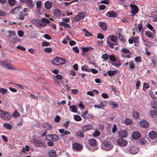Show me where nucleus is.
Instances as JSON below:
<instances>
[{"instance_id": "nucleus-1", "label": "nucleus", "mask_w": 157, "mask_h": 157, "mask_svg": "<svg viewBox=\"0 0 157 157\" xmlns=\"http://www.w3.org/2000/svg\"><path fill=\"white\" fill-rule=\"evenodd\" d=\"M0 117L2 119L7 121L10 120L11 116L8 112H5L0 109Z\"/></svg>"}, {"instance_id": "nucleus-2", "label": "nucleus", "mask_w": 157, "mask_h": 157, "mask_svg": "<svg viewBox=\"0 0 157 157\" xmlns=\"http://www.w3.org/2000/svg\"><path fill=\"white\" fill-rule=\"evenodd\" d=\"M52 63L55 65H58L60 64H64L65 63V59L56 57L52 60Z\"/></svg>"}, {"instance_id": "nucleus-3", "label": "nucleus", "mask_w": 157, "mask_h": 157, "mask_svg": "<svg viewBox=\"0 0 157 157\" xmlns=\"http://www.w3.org/2000/svg\"><path fill=\"white\" fill-rule=\"evenodd\" d=\"M32 142L36 147H45V146L44 143L42 142L41 140H38L37 139H33Z\"/></svg>"}, {"instance_id": "nucleus-4", "label": "nucleus", "mask_w": 157, "mask_h": 157, "mask_svg": "<svg viewBox=\"0 0 157 157\" xmlns=\"http://www.w3.org/2000/svg\"><path fill=\"white\" fill-rule=\"evenodd\" d=\"M50 21L46 18H43L39 23H37L36 25L38 27L42 28L45 27L46 25L45 23L48 24L50 23Z\"/></svg>"}, {"instance_id": "nucleus-5", "label": "nucleus", "mask_w": 157, "mask_h": 157, "mask_svg": "<svg viewBox=\"0 0 157 157\" xmlns=\"http://www.w3.org/2000/svg\"><path fill=\"white\" fill-rule=\"evenodd\" d=\"M59 137L56 134L48 135L46 136V140L50 141L55 142L57 141L59 139Z\"/></svg>"}, {"instance_id": "nucleus-6", "label": "nucleus", "mask_w": 157, "mask_h": 157, "mask_svg": "<svg viewBox=\"0 0 157 157\" xmlns=\"http://www.w3.org/2000/svg\"><path fill=\"white\" fill-rule=\"evenodd\" d=\"M130 6L132 9V16H133L138 13L139 11V8L136 5L132 3L130 4Z\"/></svg>"}, {"instance_id": "nucleus-7", "label": "nucleus", "mask_w": 157, "mask_h": 157, "mask_svg": "<svg viewBox=\"0 0 157 157\" xmlns=\"http://www.w3.org/2000/svg\"><path fill=\"white\" fill-rule=\"evenodd\" d=\"M113 146L107 141H105L104 143L103 149L106 151H109L112 149Z\"/></svg>"}, {"instance_id": "nucleus-8", "label": "nucleus", "mask_w": 157, "mask_h": 157, "mask_svg": "<svg viewBox=\"0 0 157 157\" xmlns=\"http://www.w3.org/2000/svg\"><path fill=\"white\" fill-rule=\"evenodd\" d=\"M1 65L3 66L10 69H13L14 68L11 63L5 61L1 62Z\"/></svg>"}, {"instance_id": "nucleus-9", "label": "nucleus", "mask_w": 157, "mask_h": 157, "mask_svg": "<svg viewBox=\"0 0 157 157\" xmlns=\"http://www.w3.org/2000/svg\"><path fill=\"white\" fill-rule=\"evenodd\" d=\"M117 142L118 145L122 146H124L128 144V142L126 140L122 138L118 139L117 140Z\"/></svg>"}, {"instance_id": "nucleus-10", "label": "nucleus", "mask_w": 157, "mask_h": 157, "mask_svg": "<svg viewBox=\"0 0 157 157\" xmlns=\"http://www.w3.org/2000/svg\"><path fill=\"white\" fill-rule=\"evenodd\" d=\"M59 133L61 134L62 136H64L70 134H71L69 131L67 130H65L63 128L59 129Z\"/></svg>"}, {"instance_id": "nucleus-11", "label": "nucleus", "mask_w": 157, "mask_h": 157, "mask_svg": "<svg viewBox=\"0 0 157 157\" xmlns=\"http://www.w3.org/2000/svg\"><path fill=\"white\" fill-rule=\"evenodd\" d=\"M73 148L79 151L82 149V146L78 143H74L72 145Z\"/></svg>"}, {"instance_id": "nucleus-12", "label": "nucleus", "mask_w": 157, "mask_h": 157, "mask_svg": "<svg viewBox=\"0 0 157 157\" xmlns=\"http://www.w3.org/2000/svg\"><path fill=\"white\" fill-rule=\"evenodd\" d=\"M98 25L103 30L105 31L107 30V25L105 23L103 22H99Z\"/></svg>"}, {"instance_id": "nucleus-13", "label": "nucleus", "mask_w": 157, "mask_h": 157, "mask_svg": "<svg viewBox=\"0 0 157 157\" xmlns=\"http://www.w3.org/2000/svg\"><path fill=\"white\" fill-rule=\"evenodd\" d=\"M140 125L143 128H147L148 126V123L146 120L141 121L140 123Z\"/></svg>"}, {"instance_id": "nucleus-14", "label": "nucleus", "mask_w": 157, "mask_h": 157, "mask_svg": "<svg viewBox=\"0 0 157 157\" xmlns=\"http://www.w3.org/2000/svg\"><path fill=\"white\" fill-rule=\"evenodd\" d=\"M28 14V13H26L23 11H22L20 13V15L18 17V19L20 20H23L25 19V17Z\"/></svg>"}, {"instance_id": "nucleus-15", "label": "nucleus", "mask_w": 157, "mask_h": 157, "mask_svg": "<svg viewBox=\"0 0 157 157\" xmlns=\"http://www.w3.org/2000/svg\"><path fill=\"white\" fill-rule=\"evenodd\" d=\"M54 13L55 16L57 18H59L60 17L62 13L60 10L56 9L54 10Z\"/></svg>"}, {"instance_id": "nucleus-16", "label": "nucleus", "mask_w": 157, "mask_h": 157, "mask_svg": "<svg viewBox=\"0 0 157 157\" xmlns=\"http://www.w3.org/2000/svg\"><path fill=\"white\" fill-rule=\"evenodd\" d=\"M132 137L135 139H138L140 137V134L138 132H134L133 133Z\"/></svg>"}, {"instance_id": "nucleus-17", "label": "nucleus", "mask_w": 157, "mask_h": 157, "mask_svg": "<svg viewBox=\"0 0 157 157\" xmlns=\"http://www.w3.org/2000/svg\"><path fill=\"white\" fill-rule=\"evenodd\" d=\"M88 143L92 147H95L97 144V142L96 140L94 139H90L89 140Z\"/></svg>"}, {"instance_id": "nucleus-18", "label": "nucleus", "mask_w": 157, "mask_h": 157, "mask_svg": "<svg viewBox=\"0 0 157 157\" xmlns=\"http://www.w3.org/2000/svg\"><path fill=\"white\" fill-rule=\"evenodd\" d=\"M117 16V13L113 11L109 12L107 14V16L109 17H116Z\"/></svg>"}, {"instance_id": "nucleus-19", "label": "nucleus", "mask_w": 157, "mask_h": 157, "mask_svg": "<svg viewBox=\"0 0 157 157\" xmlns=\"http://www.w3.org/2000/svg\"><path fill=\"white\" fill-rule=\"evenodd\" d=\"M157 135L156 133L155 132L152 131L150 132L149 134V137L152 139L155 138Z\"/></svg>"}, {"instance_id": "nucleus-20", "label": "nucleus", "mask_w": 157, "mask_h": 157, "mask_svg": "<svg viewBox=\"0 0 157 157\" xmlns=\"http://www.w3.org/2000/svg\"><path fill=\"white\" fill-rule=\"evenodd\" d=\"M48 155L50 157H56V152L54 150H50L48 151Z\"/></svg>"}, {"instance_id": "nucleus-21", "label": "nucleus", "mask_w": 157, "mask_h": 157, "mask_svg": "<svg viewBox=\"0 0 157 157\" xmlns=\"http://www.w3.org/2000/svg\"><path fill=\"white\" fill-rule=\"evenodd\" d=\"M21 9V6H19L15 8L14 9L12 10L11 11V13L12 14H14L17 13L18 12H19L20 10Z\"/></svg>"}, {"instance_id": "nucleus-22", "label": "nucleus", "mask_w": 157, "mask_h": 157, "mask_svg": "<svg viewBox=\"0 0 157 157\" xmlns=\"http://www.w3.org/2000/svg\"><path fill=\"white\" fill-rule=\"evenodd\" d=\"M150 114L151 116L153 118H157V110H154L150 111Z\"/></svg>"}, {"instance_id": "nucleus-23", "label": "nucleus", "mask_w": 157, "mask_h": 157, "mask_svg": "<svg viewBox=\"0 0 157 157\" xmlns=\"http://www.w3.org/2000/svg\"><path fill=\"white\" fill-rule=\"evenodd\" d=\"M75 136L78 138H81L84 137V135L81 131H79L75 133Z\"/></svg>"}, {"instance_id": "nucleus-24", "label": "nucleus", "mask_w": 157, "mask_h": 157, "mask_svg": "<svg viewBox=\"0 0 157 157\" xmlns=\"http://www.w3.org/2000/svg\"><path fill=\"white\" fill-rule=\"evenodd\" d=\"M44 6L46 9L48 10L51 8L52 4L50 2L47 1L45 3Z\"/></svg>"}, {"instance_id": "nucleus-25", "label": "nucleus", "mask_w": 157, "mask_h": 157, "mask_svg": "<svg viewBox=\"0 0 157 157\" xmlns=\"http://www.w3.org/2000/svg\"><path fill=\"white\" fill-rule=\"evenodd\" d=\"M92 126L91 125H87L83 126L82 128V131L84 132H86L90 129H91Z\"/></svg>"}, {"instance_id": "nucleus-26", "label": "nucleus", "mask_w": 157, "mask_h": 157, "mask_svg": "<svg viewBox=\"0 0 157 157\" xmlns=\"http://www.w3.org/2000/svg\"><path fill=\"white\" fill-rule=\"evenodd\" d=\"M59 25L64 26L66 28H71V26L69 24L63 22H59Z\"/></svg>"}, {"instance_id": "nucleus-27", "label": "nucleus", "mask_w": 157, "mask_h": 157, "mask_svg": "<svg viewBox=\"0 0 157 157\" xmlns=\"http://www.w3.org/2000/svg\"><path fill=\"white\" fill-rule=\"evenodd\" d=\"M69 108L71 109V111L73 112L76 113L77 112L78 107L75 105H71L69 106Z\"/></svg>"}, {"instance_id": "nucleus-28", "label": "nucleus", "mask_w": 157, "mask_h": 157, "mask_svg": "<svg viewBox=\"0 0 157 157\" xmlns=\"http://www.w3.org/2000/svg\"><path fill=\"white\" fill-rule=\"evenodd\" d=\"M112 65L114 66L115 67H119L121 66V63L118 60L116 59L115 61H114L111 63Z\"/></svg>"}, {"instance_id": "nucleus-29", "label": "nucleus", "mask_w": 157, "mask_h": 157, "mask_svg": "<svg viewBox=\"0 0 157 157\" xmlns=\"http://www.w3.org/2000/svg\"><path fill=\"white\" fill-rule=\"evenodd\" d=\"M147 27L150 30L152 31V32L153 34H155V29L153 28V27L149 23H147Z\"/></svg>"}, {"instance_id": "nucleus-30", "label": "nucleus", "mask_w": 157, "mask_h": 157, "mask_svg": "<svg viewBox=\"0 0 157 157\" xmlns=\"http://www.w3.org/2000/svg\"><path fill=\"white\" fill-rule=\"evenodd\" d=\"M36 9L38 11H39L41 7V2L40 1H37L36 2Z\"/></svg>"}, {"instance_id": "nucleus-31", "label": "nucleus", "mask_w": 157, "mask_h": 157, "mask_svg": "<svg viewBox=\"0 0 157 157\" xmlns=\"http://www.w3.org/2000/svg\"><path fill=\"white\" fill-rule=\"evenodd\" d=\"M77 15L78 16L79 18L81 20L83 19L84 17L86 16V13L84 12H82L79 13Z\"/></svg>"}, {"instance_id": "nucleus-32", "label": "nucleus", "mask_w": 157, "mask_h": 157, "mask_svg": "<svg viewBox=\"0 0 157 157\" xmlns=\"http://www.w3.org/2000/svg\"><path fill=\"white\" fill-rule=\"evenodd\" d=\"M127 135V132L126 130H123L120 132V135L122 137H125Z\"/></svg>"}, {"instance_id": "nucleus-33", "label": "nucleus", "mask_w": 157, "mask_h": 157, "mask_svg": "<svg viewBox=\"0 0 157 157\" xmlns=\"http://www.w3.org/2000/svg\"><path fill=\"white\" fill-rule=\"evenodd\" d=\"M132 115L133 117L135 118L138 119L139 118L138 112L136 110L133 111Z\"/></svg>"}, {"instance_id": "nucleus-34", "label": "nucleus", "mask_w": 157, "mask_h": 157, "mask_svg": "<svg viewBox=\"0 0 157 157\" xmlns=\"http://www.w3.org/2000/svg\"><path fill=\"white\" fill-rule=\"evenodd\" d=\"M145 35H146V36L149 38H152L153 37V33H152L151 32L149 31L148 32L147 31H145Z\"/></svg>"}, {"instance_id": "nucleus-35", "label": "nucleus", "mask_w": 157, "mask_h": 157, "mask_svg": "<svg viewBox=\"0 0 157 157\" xmlns=\"http://www.w3.org/2000/svg\"><path fill=\"white\" fill-rule=\"evenodd\" d=\"M9 34L7 35L8 38L11 37L12 36H15L16 34L15 32L13 31H9L8 32Z\"/></svg>"}, {"instance_id": "nucleus-36", "label": "nucleus", "mask_w": 157, "mask_h": 157, "mask_svg": "<svg viewBox=\"0 0 157 157\" xmlns=\"http://www.w3.org/2000/svg\"><path fill=\"white\" fill-rule=\"evenodd\" d=\"M3 126L6 129L9 130H11L12 128V126L11 125L8 123H5L4 124Z\"/></svg>"}, {"instance_id": "nucleus-37", "label": "nucleus", "mask_w": 157, "mask_h": 157, "mask_svg": "<svg viewBox=\"0 0 157 157\" xmlns=\"http://www.w3.org/2000/svg\"><path fill=\"white\" fill-rule=\"evenodd\" d=\"M128 64L129 66V67L131 70H133L135 68V65L133 61H130Z\"/></svg>"}, {"instance_id": "nucleus-38", "label": "nucleus", "mask_w": 157, "mask_h": 157, "mask_svg": "<svg viewBox=\"0 0 157 157\" xmlns=\"http://www.w3.org/2000/svg\"><path fill=\"white\" fill-rule=\"evenodd\" d=\"M107 43L109 44L108 46L112 49L114 48V46L116 44V43H111L109 40H107Z\"/></svg>"}, {"instance_id": "nucleus-39", "label": "nucleus", "mask_w": 157, "mask_h": 157, "mask_svg": "<svg viewBox=\"0 0 157 157\" xmlns=\"http://www.w3.org/2000/svg\"><path fill=\"white\" fill-rule=\"evenodd\" d=\"M151 105L153 109H157V101H152L151 102Z\"/></svg>"}, {"instance_id": "nucleus-40", "label": "nucleus", "mask_w": 157, "mask_h": 157, "mask_svg": "<svg viewBox=\"0 0 157 157\" xmlns=\"http://www.w3.org/2000/svg\"><path fill=\"white\" fill-rule=\"evenodd\" d=\"M117 70L113 71H109L107 72V73L109 76L114 75L117 73Z\"/></svg>"}, {"instance_id": "nucleus-41", "label": "nucleus", "mask_w": 157, "mask_h": 157, "mask_svg": "<svg viewBox=\"0 0 157 157\" xmlns=\"http://www.w3.org/2000/svg\"><path fill=\"white\" fill-rule=\"evenodd\" d=\"M20 116V113L17 110L15 111L12 114V116L15 118L19 117Z\"/></svg>"}, {"instance_id": "nucleus-42", "label": "nucleus", "mask_w": 157, "mask_h": 157, "mask_svg": "<svg viewBox=\"0 0 157 157\" xmlns=\"http://www.w3.org/2000/svg\"><path fill=\"white\" fill-rule=\"evenodd\" d=\"M124 123L125 124L127 125L131 124L132 122V120L128 118H126V119L124 121Z\"/></svg>"}, {"instance_id": "nucleus-43", "label": "nucleus", "mask_w": 157, "mask_h": 157, "mask_svg": "<svg viewBox=\"0 0 157 157\" xmlns=\"http://www.w3.org/2000/svg\"><path fill=\"white\" fill-rule=\"evenodd\" d=\"M52 126L50 124L48 123H47L45 126L44 127L47 130H49L51 129Z\"/></svg>"}, {"instance_id": "nucleus-44", "label": "nucleus", "mask_w": 157, "mask_h": 157, "mask_svg": "<svg viewBox=\"0 0 157 157\" xmlns=\"http://www.w3.org/2000/svg\"><path fill=\"white\" fill-rule=\"evenodd\" d=\"M74 119L75 121H80L81 120L82 118L81 117L78 115H74Z\"/></svg>"}, {"instance_id": "nucleus-45", "label": "nucleus", "mask_w": 157, "mask_h": 157, "mask_svg": "<svg viewBox=\"0 0 157 157\" xmlns=\"http://www.w3.org/2000/svg\"><path fill=\"white\" fill-rule=\"evenodd\" d=\"M88 66L87 65H85L82 67V70L83 71H86L88 72V70H90V69H88Z\"/></svg>"}, {"instance_id": "nucleus-46", "label": "nucleus", "mask_w": 157, "mask_h": 157, "mask_svg": "<svg viewBox=\"0 0 157 157\" xmlns=\"http://www.w3.org/2000/svg\"><path fill=\"white\" fill-rule=\"evenodd\" d=\"M26 2L27 3V5L31 8L33 7L32 0H27Z\"/></svg>"}, {"instance_id": "nucleus-47", "label": "nucleus", "mask_w": 157, "mask_h": 157, "mask_svg": "<svg viewBox=\"0 0 157 157\" xmlns=\"http://www.w3.org/2000/svg\"><path fill=\"white\" fill-rule=\"evenodd\" d=\"M109 104L110 105H112L113 108V109L117 108L118 107V104L117 103L114 101L111 102H110Z\"/></svg>"}, {"instance_id": "nucleus-48", "label": "nucleus", "mask_w": 157, "mask_h": 157, "mask_svg": "<svg viewBox=\"0 0 157 157\" xmlns=\"http://www.w3.org/2000/svg\"><path fill=\"white\" fill-rule=\"evenodd\" d=\"M8 3L10 5L13 6L16 3L15 0H8Z\"/></svg>"}, {"instance_id": "nucleus-49", "label": "nucleus", "mask_w": 157, "mask_h": 157, "mask_svg": "<svg viewBox=\"0 0 157 157\" xmlns=\"http://www.w3.org/2000/svg\"><path fill=\"white\" fill-rule=\"evenodd\" d=\"M118 38L119 39L121 40L122 42H124L125 40V39L124 36L122 35L121 34H119L118 36Z\"/></svg>"}, {"instance_id": "nucleus-50", "label": "nucleus", "mask_w": 157, "mask_h": 157, "mask_svg": "<svg viewBox=\"0 0 157 157\" xmlns=\"http://www.w3.org/2000/svg\"><path fill=\"white\" fill-rule=\"evenodd\" d=\"M109 59L112 61V62H113L114 61H115V60H116V57H115L113 55H110L109 56Z\"/></svg>"}, {"instance_id": "nucleus-51", "label": "nucleus", "mask_w": 157, "mask_h": 157, "mask_svg": "<svg viewBox=\"0 0 157 157\" xmlns=\"http://www.w3.org/2000/svg\"><path fill=\"white\" fill-rule=\"evenodd\" d=\"M44 50L45 52L47 53H50L52 51V48L50 47L45 48Z\"/></svg>"}, {"instance_id": "nucleus-52", "label": "nucleus", "mask_w": 157, "mask_h": 157, "mask_svg": "<svg viewBox=\"0 0 157 157\" xmlns=\"http://www.w3.org/2000/svg\"><path fill=\"white\" fill-rule=\"evenodd\" d=\"M138 28L139 31L140 32L143 28V26L141 23H139L138 25Z\"/></svg>"}, {"instance_id": "nucleus-53", "label": "nucleus", "mask_w": 157, "mask_h": 157, "mask_svg": "<svg viewBox=\"0 0 157 157\" xmlns=\"http://www.w3.org/2000/svg\"><path fill=\"white\" fill-rule=\"evenodd\" d=\"M88 113V111L86 110L85 111V112L82 115V116L84 119H87L88 117L86 116V114H87Z\"/></svg>"}, {"instance_id": "nucleus-54", "label": "nucleus", "mask_w": 157, "mask_h": 157, "mask_svg": "<svg viewBox=\"0 0 157 157\" xmlns=\"http://www.w3.org/2000/svg\"><path fill=\"white\" fill-rule=\"evenodd\" d=\"M7 91V90L6 89H5L3 88H0V93H2V94H6Z\"/></svg>"}, {"instance_id": "nucleus-55", "label": "nucleus", "mask_w": 157, "mask_h": 157, "mask_svg": "<svg viewBox=\"0 0 157 157\" xmlns=\"http://www.w3.org/2000/svg\"><path fill=\"white\" fill-rule=\"evenodd\" d=\"M97 38L98 39H103L104 38V36L103 34L100 33L98 34Z\"/></svg>"}, {"instance_id": "nucleus-56", "label": "nucleus", "mask_w": 157, "mask_h": 157, "mask_svg": "<svg viewBox=\"0 0 157 157\" xmlns=\"http://www.w3.org/2000/svg\"><path fill=\"white\" fill-rule=\"evenodd\" d=\"M110 40L113 42H116L117 40V38L115 36L113 35L111 37Z\"/></svg>"}, {"instance_id": "nucleus-57", "label": "nucleus", "mask_w": 157, "mask_h": 157, "mask_svg": "<svg viewBox=\"0 0 157 157\" xmlns=\"http://www.w3.org/2000/svg\"><path fill=\"white\" fill-rule=\"evenodd\" d=\"M50 44V43L46 41H44L42 43V45L43 46H49Z\"/></svg>"}, {"instance_id": "nucleus-58", "label": "nucleus", "mask_w": 157, "mask_h": 157, "mask_svg": "<svg viewBox=\"0 0 157 157\" xmlns=\"http://www.w3.org/2000/svg\"><path fill=\"white\" fill-rule=\"evenodd\" d=\"M88 72H92L94 74H96L98 73V71L97 70L94 69H90V70L88 71Z\"/></svg>"}, {"instance_id": "nucleus-59", "label": "nucleus", "mask_w": 157, "mask_h": 157, "mask_svg": "<svg viewBox=\"0 0 157 157\" xmlns=\"http://www.w3.org/2000/svg\"><path fill=\"white\" fill-rule=\"evenodd\" d=\"M100 135V132L98 130H96L94 133L93 134V136L94 137H97L98 136H99Z\"/></svg>"}, {"instance_id": "nucleus-60", "label": "nucleus", "mask_w": 157, "mask_h": 157, "mask_svg": "<svg viewBox=\"0 0 157 157\" xmlns=\"http://www.w3.org/2000/svg\"><path fill=\"white\" fill-rule=\"evenodd\" d=\"M135 60L137 63H138V62L140 63L141 61V58L140 57V56H137L135 58Z\"/></svg>"}, {"instance_id": "nucleus-61", "label": "nucleus", "mask_w": 157, "mask_h": 157, "mask_svg": "<svg viewBox=\"0 0 157 157\" xmlns=\"http://www.w3.org/2000/svg\"><path fill=\"white\" fill-rule=\"evenodd\" d=\"M85 31H84L85 33V36H92V34L90 33L89 32H88V31H87L86 29H85Z\"/></svg>"}, {"instance_id": "nucleus-62", "label": "nucleus", "mask_w": 157, "mask_h": 157, "mask_svg": "<svg viewBox=\"0 0 157 157\" xmlns=\"http://www.w3.org/2000/svg\"><path fill=\"white\" fill-rule=\"evenodd\" d=\"M82 50L83 52H86L89 51L90 48L88 47H83L82 48Z\"/></svg>"}, {"instance_id": "nucleus-63", "label": "nucleus", "mask_w": 157, "mask_h": 157, "mask_svg": "<svg viewBox=\"0 0 157 157\" xmlns=\"http://www.w3.org/2000/svg\"><path fill=\"white\" fill-rule=\"evenodd\" d=\"M109 56L108 55V54H105L104 55H102V58L105 60H108L109 58Z\"/></svg>"}, {"instance_id": "nucleus-64", "label": "nucleus", "mask_w": 157, "mask_h": 157, "mask_svg": "<svg viewBox=\"0 0 157 157\" xmlns=\"http://www.w3.org/2000/svg\"><path fill=\"white\" fill-rule=\"evenodd\" d=\"M122 52L125 53H128L129 52V51L126 48H123L121 50Z\"/></svg>"}]
</instances>
